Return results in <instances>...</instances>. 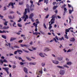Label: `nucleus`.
Listing matches in <instances>:
<instances>
[{
	"label": "nucleus",
	"instance_id": "obj_7",
	"mask_svg": "<svg viewBox=\"0 0 77 77\" xmlns=\"http://www.w3.org/2000/svg\"><path fill=\"white\" fill-rule=\"evenodd\" d=\"M33 25H34V26L35 27V32H37L38 31V29H37V26H38V24L34 23H33Z\"/></svg>",
	"mask_w": 77,
	"mask_h": 77
},
{
	"label": "nucleus",
	"instance_id": "obj_51",
	"mask_svg": "<svg viewBox=\"0 0 77 77\" xmlns=\"http://www.w3.org/2000/svg\"><path fill=\"white\" fill-rule=\"evenodd\" d=\"M52 56L53 57H56V55L54 54H52Z\"/></svg>",
	"mask_w": 77,
	"mask_h": 77
},
{
	"label": "nucleus",
	"instance_id": "obj_55",
	"mask_svg": "<svg viewBox=\"0 0 77 77\" xmlns=\"http://www.w3.org/2000/svg\"><path fill=\"white\" fill-rule=\"evenodd\" d=\"M20 46L21 47H24V45L23 44H20Z\"/></svg>",
	"mask_w": 77,
	"mask_h": 77
},
{
	"label": "nucleus",
	"instance_id": "obj_60",
	"mask_svg": "<svg viewBox=\"0 0 77 77\" xmlns=\"http://www.w3.org/2000/svg\"><path fill=\"white\" fill-rule=\"evenodd\" d=\"M29 44H30V45H33V42H32V41L31 42L29 43Z\"/></svg>",
	"mask_w": 77,
	"mask_h": 77
},
{
	"label": "nucleus",
	"instance_id": "obj_36",
	"mask_svg": "<svg viewBox=\"0 0 77 77\" xmlns=\"http://www.w3.org/2000/svg\"><path fill=\"white\" fill-rule=\"evenodd\" d=\"M24 47H26L27 48L29 47V45H24Z\"/></svg>",
	"mask_w": 77,
	"mask_h": 77
},
{
	"label": "nucleus",
	"instance_id": "obj_21",
	"mask_svg": "<svg viewBox=\"0 0 77 77\" xmlns=\"http://www.w3.org/2000/svg\"><path fill=\"white\" fill-rule=\"evenodd\" d=\"M6 33V32L5 30L2 31V30H0V33Z\"/></svg>",
	"mask_w": 77,
	"mask_h": 77
},
{
	"label": "nucleus",
	"instance_id": "obj_22",
	"mask_svg": "<svg viewBox=\"0 0 77 77\" xmlns=\"http://www.w3.org/2000/svg\"><path fill=\"white\" fill-rule=\"evenodd\" d=\"M48 0H44V2L45 3H46V5H47V4H48Z\"/></svg>",
	"mask_w": 77,
	"mask_h": 77
},
{
	"label": "nucleus",
	"instance_id": "obj_31",
	"mask_svg": "<svg viewBox=\"0 0 77 77\" xmlns=\"http://www.w3.org/2000/svg\"><path fill=\"white\" fill-rule=\"evenodd\" d=\"M41 65L42 66H45V63H42Z\"/></svg>",
	"mask_w": 77,
	"mask_h": 77
},
{
	"label": "nucleus",
	"instance_id": "obj_48",
	"mask_svg": "<svg viewBox=\"0 0 77 77\" xmlns=\"http://www.w3.org/2000/svg\"><path fill=\"white\" fill-rule=\"evenodd\" d=\"M21 20H22L21 19V18H20L19 19V20H18V22H21Z\"/></svg>",
	"mask_w": 77,
	"mask_h": 77
},
{
	"label": "nucleus",
	"instance_id": "obj_44",
	"mask_svg": "<svg viewBox=\"0 0 77 77\" xmlns=\"http://www.w3.org/2000/svg\"><path fill=\"white\" fill-rule=\"evenodd\" d=\"M43 26H44V28H45V29H47V27L46 26V25H45V24H44Z\"/></svg>",
	"mask_w": 77,
	"mask_h": 77
},
{
	"label": "nucleus",
	"instance_id": "obj_54",
	"mask_svg": "<svg viewBox=\"0 0 77 77\" xmlns=\"http://www.w3.org/2000/svg\"><path fill=\"white\" fill-rule=\"evenodd\" d=\"M68 6L69 7V8H72V6H71V5H70L69 4H68Z\"/></svg>",
	"mask_w": 77,
	"mask_h": 77
},
{
	"label": "nucleus",
	"instance_id": "obj_37",
	"mask_svg": "<svg viewBox=\"0 0 77 77\" xmlns=\"http://www.w3.org/2000/svg\"><path fill=\"white\" fill-rule=\"evenodd\" d=\"M14 48H19L20 47L17 45H15L14 46Z\"/></svg>",
	"mask_w": 77,
	"mask_h": 77
},
{
	"label": "nucleus",
	"instance_id": "obj_58",
	"mask_svg": "<svg viewBox=\"0 0 77 77\" xmlns=\"http://www.w3.org/2000/svg\"><path fill=\"white\" fill-rule=\"evenodd\" d=\"M64 11H65L66 12V11H67V9H66V8H64Z\"/></svg>",
	"mask_w": 77,
	"mask_h": 77
},
{
	"label": "nucleus",
	"instance_id": "obj_50",
	"mask_svg": "<svg viewBox=\"0 0 77 77\" xmlns=\"http://www.w3.org/2000/svg\"><path fill=\"white\" fill-rule=\"evenodd\" d=\"M16 68V66L15 65H13V69H14V68Z\"/></svg>",
	"mask_w": 77,
	"mask_h": 77
},
{
	"label": "nucleus",
	"instance_id": "obj_62",
	"mask_svg": "<svg viewBox=\"0 0 77 77\" xmlns=\"http://www.w3.org/2000/svg\"><path fill=\"white\" fill-rule=\"evenodd\" d=\"M69 23H71V19L70 18H69Z\"/></svg>",
	"mask_w": 77,
	"mask_h": 77
},
{
	"label": "nucleus",
	"instance_id": "obj_29",
	"mask_svg": "<svg viewBox=\"0 0 77 77\" xmlns=\"http://www.w3.org/2000/svg\"><path fill=\"white\" fill-rule=\"evenodd\" d=\"M2 38H4V39H6V35H2Z\"/></svg>",
	"mask_w": 77,
	"mask_h": 77
},
{
	"label": "nucleus",
	"instance_id": "obj_52",
	"mask_svg": "<svg viewBox=\"0 0 77 77\" xmlns=\"http://www.w3.org/2000/svg\"><path fill=\"white\" fill-rule=\"evenodd\" d=\"M5 45L6 46H8V43L7 42H6Z\"/></svg>",
	"mask_w": 77,
	"mask_h": 77
},
{
	"label": "nucleus",
	"instance_id": "obj_13",
	"mask_svg": "<svg viewBox=\"0 0 77 77\" xmlns=\"http://www.w3.org/2000/svg\"><path fill=\"white\" fill-rule=\"evenodd\" d=\"M16 39H17L16 38L11 37V38L10 41L11 42V41H14V40H16Z\"/></svg>",
	"mask_w": 77,
	"mask_h": 77
},
{
	"label": "nucleus",
	"instance_id": "obj_57",
	"mask_svg": "<svg viewBox=\"0 0 77 77\" xmlns=\"http://www.w3.org/2000/svg\"><path fill=\"white\" fill-rule=\"evenodd\" d=\"M39 72H40V74H42L43 72H42V70H40L39 71Z\"/></svg>",
	"mask_w": 77,
	"mask_h": 77
},
{
	"label": "nucleus",
	"instance_id": "obj_61",
	"mask_svg": "<svg viewBox=\"0 0 77 77\" xmlns=\"http://www.w3.org/2000/svg\"><path fill=\"white\" fill-rule=\"evenodd\" d=\"M14 12L12 11H11L10 12V14H14Z\"/></svg>",
	"mask_w": 77,
	"mask_h": 77
},
{
	"label": "nucleus",
	"instance_id": "obj_33",
	"mask_svg": "<svg viewBox=\"0 0 77 77\" xmlns=\"http://www.w3.org/2000/svg\"><path fill=\"white\" fill-rule=\"evenodd\" d=\"M17 25L18 27H22V25L20 23H18Z\"/></svg>",
	"mask_w": 77,
	"mask_h": 77
},
{
	"label": "nucleus",
	"instance_id": "obj_49",
	"mask_svg": "<svg viewBox=\"0 0 77 77\" xmlns=\"http://www.w3.org/2000/svg\"><path fill=\"white\" fill-rule=\"evenodd\" d=\"M40 33H42V34L43 35H44V34H45L44 32L41 31H40Z\"/></svg>",
	"mask_w": 77,
	"mask_h": 77
},
{
	"label": "nucleus",
	"instance_id": "obj_43",
	"mask_svg": "<svg viewBox=\"0 0 77 77\" xmlns=\"http://www.w3.org/2000/svg\"><path fill=\"white\" fill-rule=\"evenodd\" d=\"M54 40L55 42H58V41L56 40V39L55 38H54Z\"/></svg>",
	"mask_w": 77,
	"mask_h": 77
},
{
	"label": "nucleus",
	"instance_id": "obj_3",
	"mask_svg": "<svg viewBox=\"0 0 77 77\" xmlns=\"http://www.w3.org/2000/svg\"><path fill=\"white\" fill-rule=\"evenodd\" d=\"M39 55L40 56V57H45V55L46 56H48V55L46 54H45V53H42V52H40L39 54Z\"/></svg>",
	"mask_w": 77,
	"mask_h": 77
},
{
	"label": "nucleus",
	"instance_id": "obj_4",
	"mask_svg": "<svg viewBox=\"0 0 77 77\" xmlns=\"http://www.w3.org/2000/svg\"><path fill=\"white\" fill-rule=\"evenodd\" d=\"M2 69L5 70L8 75H9V68L8 67H3L2 68Z\"/></svg>",
	"mask_w": 77,
	"mask_h": 77
},
{
	"label": "nucleus",
	"instance_id": "obj_11",
	"mask_svg": "<svg viewBox=\"0 0 77 77\" xmlns=\"http://www.w3.org/2000/svg\"><path fill=\"white\" fill-rule=\"evenodd\" d=\"M50 49H49L48 48H45L44 49V51L47 52V51H50Z\"/></svg>",
	"mask_w": 77,
	"mask_h": 77
},
{
	"label": "nucleus",
	"instance_id": "obj_46",
	"mask_svg": "<svg viewBox=\"0 0 77 77\" xmlns=\"http://www.w3.org/2000/svg\"><path fill=\"white\" fill-rule=\"evenodd\" d=\"M74 29V28L72 27H70V28H69V29L70 30H73Z\"/></svg>",
	"mask_w": 77,
	"mask_h": 77
},
{
	"label": "nucleus",
	"instance_id": "obj_9",
	"mask_svg": "<svg viewBox=\"0 0 77 77\" xmlns=\"http://www.w3.org/2000/svg\"><path fill=\"white\" fill-rule=\"evenodd\" d=\"M52 62L54 64H59V62L57 60H52Z\"/></svg>",
	"mask_w": 77,
	"mask_h": 77
},
{
	"label": "nucleus",
	"instance_id": "obj_28",
	"mask_svg": "<svg viewBox=\"0 0 77 77\" xmlns=\"http://www.w3.org/2000/svg\"><path fill=\"white\" fill-rule=\"evenodd\" d=\"M67 65H72V63H71V62H67Z\"/></svg>",
	"mask_w": 77,
	"mask_h": 77
},
{
	"label": "nucleus",
	"instance_id": "obj_20",
	"mask_svg": "<svg viewBox=\"0 0 77 77\" xmlns=\"http://www.w3.org/2000/svg\"><path fill=\"white\" fill-rule=\"evenodd\" d=\"M16 22H14L13 23V26L14 27H17V26L16 25Z\"/></svg>",
	"mask_w": 77,
	"mask_h": 77
},
{
	"label": "nucleus",
	"instance_id": "obj_63",
	"mask_svg": "<svg viewBox=\"0 0 77 77\" xmlns=\"http://www.w3.org/2000/svg\"><path fill=\"white\" fill-rule=\"evenodd\" d=\"M6 10V7H5L4 8L3 10L5 11Z\"/></svg>",
	"mask_w": 77,
	"mask_h": 77
},
{
	"label": "nucleus",
	"instance_id": "obj_23",
	"mask_svg": "<svg viewBox=\"0 0 77 77\" xmlns=\"http://www.w3.org/2000/svg\"><path fill=\"white\" fill-rule=\"evenodd\" d=\"M33 35H35L36 36H37L38 35V32H34L33 31Z\"/></svg>",
	"mask_w": 77,
	"mask_h": 77
},
{
	"label": "nucleus",
	"instance_id": "obj_35",
	"mask_svg": "<svg viewBox=\"0 0 77 77\" xmlns=\"http://www.w3.org/2000/svg\"><path fill=\"white\" fill-rule=\"evenodd\" d=\"M23 51H24V52H25V53H28L29 52V51H27L24 50V49H23Z\"/></svg>",
	"mask_w": 77,
	"mask_h": 77
},
{
	"label": "nucleus",
	"instance_id": "obj_10",
	"mask_svg": "<svg viewBox=\"0 0 77 77\" xmlns=\"http://www.w3.org/2000/svg\"><path fill=\"white\" fill-rule=\"evenodd\" d=\"M65 72V71L64 70H60V74H61V75H64Z\"/></svg>",
	"mask_w": 77,
	"mask_h": 77
},
{
	"label": "nucleus",
	"instance_id": "obj_12",
	"mask_svg": "<svg viewBox=\"0 0 77 77\" xmlns=\"http://www.w3.org/2000/svg\"><path fill=\"white\" fill-rule=\"evenodd\" d=\"M29 65H36V63L34 62V63H32V62H30L29 63Z\"/></svg>",
	"mask_w": 77,
	"mask_h": 77
},
{
	"label": "nucleus",
	"instance_id": "obj_42",
	"mask_svg": "<svg viewBox=\"0 0 77 77\" xmlns=\"http://www.w3.org/2000/svg\"><path fill=\"white\" fill-rule=\"evenodd\" d=\"M8 17L10 19H12V17L11 16H8Z\"/></svg>",
	"mask_w": 77,
	"mask_h": 77
},
{
	"label": "nucleus",
	"instance_id": "obj_2",
	"mask_svg": "<svg viewBox=\"0 0 77 77\" xmlns=\"http://www.w3.org/2000/svg\"><path fill=\"white\" fill-rule=\"evenodd\" d=\"M56 17V15H53L52 17H51L52 18V19L51 20V21L49 22V26L48 28L49 30H51V28H52V26L51 25L53 24V23H54V21L55 20V18Z\"/></svg>",
	"mask_w": 77,
	"mask_h": 77
},
{
	"label": "nucleus",
	"instance_id": "obj_19",
	"mask_svg": "<svg viewBox=\"0 0 77 77\" xmlns=\"http://www.w3.org/2000/svg\"><path fill=\"white\" fill-rule=\"evenodd\" d=\"M9 27L8 26H7V27L6 26H4L3 27V28L2 29H9Z\"/></svg>",
	"mask_w": 77,
	"mask_h": 77
},
{
	"label": "nucleus",
	"instance_id": "obj_16",
	"mask_svg": "<svg viewBox=\"0 0 77 77\" xmlns=\"http://www.w3.org/2000/svg\"><path fill=\"white\" fill-rule=\"evenodd\" d=\"M72 10H69V12L70 14H72V12H73L74 11V10H73V7H72Z\"/></svg>",
	"mask_w": 77,
	"mask_h": 77
},
{
	"label": "nucleus",
	"instance_id": "obj_8",
	"mask_svg": "<svg viewBox=\"0 0 77 77\" xmlns=\"http://www.w3.org/2000/svg\"><path fill=\"white\" fill-rule=\"evenodd\" d=\"M34 17V14L32 13L30 14L29 16V19H31V18H32Z\"/></svg>",
	"mask_w": 77,
	"mask_h": 77
},
{
	"label": "nucleus",
	"instance_id": "obj_5",
	"mask_svg": "<svg viewBox=\"0 0 77 77\" xmlns=\"http://www.w3.org/2000/svg\"><path fill=\"white\" fill-rule=\"evenodd\" d=\"M12 6L11 8L13 9H14V8H15L14 6V3H13L12 2H10L9 4L7 6V7L8 8H9V6Z\"/></svg>",
	"mask_w": 77,
	"mask_h": 77
},
{
	"label": "nucleus",
	"instance_id": "obj_30",
	"mask_svg": "<svg viewBox=\"0 0 77 77\" xmlns=\"http://www.w3.org/2000/svg\"><path fill=\"white\" fill-rule=\"evenodd\" d=\"M57 7H58V6H57V5L54 6L53 8V9H54H54H56L57 8Z\"/></svg>",
	"mask_w": 77,
	"mask_h": 77
},
{
	"label": "nucleus",
	"instance_id": "obj_17",
	"mask_svg": "<svg viewBox=\"0 0 77 77\" xmlns=\"http://www.w3.org/2000/svg\"><path fill=\"white\" fill-rule=\"evenodd\" d=\"M57 60H62V59H63V57H57Z\"/></svg>",
	"mask_w": 77,
	"mask_h": 77
},
{
	"label": "nucleus",
	"instance_id": "obj_39",
	"mask_svg": "<svg viewBox=\"0 0 77 77\" xmlns=\"http://www.w3.org/2000/svg\"><path fill=\"white\" fill-rule=\"evenodd\" d=\"M30 2L31 3V6H33V7H34V5H33V1H30Z\"/></svg>",
	"mask_w": 77,
	"mask_h": 77
},
{
	"label": "nucleus",
	"instance_id": "obj_6",
	"mask_svg": "<svg viewBox=\"0 0 77 77\" xmlns=\"http://www.w3.org/2000/svg\"><path fill=\"white\" fill-rule=\"evenodd\" d=\"M23 71L26 74H28V69L26 67H24L23 69Z\"/></svg>",
	"mask_w": 77,
	"mask_h": 77
},
{
	"label": "nucleus",
	"instance_id": "obj_26",
	"mask_svg": "<svg viewBox=\"0 0 77 77\" xmlns=\"http://www.w3.org/2000/svg\"><path fill=\"white\" fill-rule=\"evenodd\" d=\"M26 58L27 59V60H29V61H32V59L30 58H29V57H26Z\"/></svg>",
	"mask_w": 77,
	"mask_h": 77
},
{
	"label": "nucleus",
	"instance_id": "obj_45",
	"mask_svg": "<svg viewBox=\"0 0 77 77\" xmlns=\"http://www.w3.org/2000/svg\"><path fill=\"white\" fill-rule=\"evenodd\" d=\"M4 62L8 63V61H7V60H6V59H5L4 60Z\"/></svg>",
	"mask_w": 77,
	"mask_h": 77
},
{
	"label": "nucleus",
	"instance_id": "obj_27",
	"mask_svg": "<svg viewBox=\"0 0 77 77\" xmlns=\"http://www.w3.org/2000/svg\"><path fill=\"white\" fill-rule=\"evenodd\" d=\"M17 51L18 53H23V51L21 50H17Z\"/></svg>",
	"mask_w": 77,
	"mask_h": 77
},
{
	"label": "nucleus",
	"instance_id": "obj_1",
	"mask_svg": "<svg viewBox=\"0 0 77 77\" xmlns=\"http://www.w3.org/2000/svg\"><path fill=\"white\" fill-rule=\"evenodd\" d=\"M27 11L29 13L30 11L29 8H28L27 9L26 8L25 9V11L23 13V17H21V18H22V20L24 19V21H26V20H27V19H28L29 18V16H28V15H26L27 13Z\"/></svg>",
	"mask_w": 77,
	"mask_h": 77
},
{
	"label": "nucleus",
	"instance_id": "obj_59",
	"mask_svg": "<svg viewBox=\"0 0 77 77\" xmlns=\"http://www.w3.org/2000/svg\"><path fill=\"white\" fill-rule=\"evenodd\" d=\"M55 38H56V39H57V41H58V40H59V39L58 38V37H57V36H56Z\"/></svg>",
	"mask_w": 77,
	"mask_h": 77
},
{
	"label": "nucleus",
	"instance_id": "obj_34",
	"mask_svg": "<svg viewBox=\"0 0 77 77\" xmlns=\"http://www.w3.org/2000/svg\"><path fill=\"white\" fill-rule=\"evenodd\" d=\"M20 64L21 65H23L24 64H26V63H23L22 62H21L20 63Z\"/></svg>",
	"mask_w": 77,
	"mask_h": 77
},
{
	"label": "nucleus",
	"instance_id": "obj_56",
	"mask_svg": "<svg viewBox=\"0 0 77 77\" xmlns=\"http://www.w3.org/2000/svg\"><path fill=\"white\" fill-rule=\"evenodd\" d=\"M0 17H1V19H2L3 18V17H3V16L2 15H0Z\"/></svg>",
	"mask_w": 77,
	"mask_h": 77
},
{
	"label": "nucleus",
	"instance_id": "obj_64",
	"mask_svg": "<svg viewBox=\"0 0 77 77\" xmlns=\"http://www.w3.org/2000/svg\"><path fill=\"white\" fill-rule=\"evenodd\" d=\"M31 19L32 22H33L34 21V20H33V18H31Z\"/></svg>",
	"mask_w": 77,
	"mask_h": 77
},
{
	"label": "nucleus",
	"instance_id": "obj_15",
	"mask_svg": "<svg viewBox=\"0 0 77 77\" xmlns=\"http://www.w3.org/2000/svg\"><path fill=\"white\" fill-rule=\"evenodd\" d=\"M70 41L71 42H74L75 41V38H71L70 39Z\"/></svg>",
	"mask_w": 77,
	"mask_h": 77
},
{
	"label": "nucleus",
	"instance_id": "obj_40",
	"mask_svg": "<svg viewBox=\"0 0 77 77\" xmlns=\"http://www.w3.org/2000/svg\"><path fill=\"white\" fill-rule=\"evenodd\" d=\"M63 66L65 68H69V67H68V66H66V65H64Z\"/></svg>",
	"mask_w": 77,
	"mask_h": 77
},
{
	"label": "nucleus",
	"instance_id": "obj_38",
	"mask_svg": "<svg viewBox=\"0 0 77 77\" xmlns=\"http://www.w3.org/2000/svg\"><path fill=\"white\" fill-rule=\"evenodd\" d=\"M35 21L36 23H37V24L39 23V21H38V19H36L35 20Z\"/></svg>",
	"mask_w": 77,
	"mask_h": 77
},
{
	"label": "nucleus",
	"instance_id": "obj_24",
	"mask_svg": "<svg viewBox=\"0 0 77 77\" xmlns=\"http://www.w3.org/2000/svg\"><path fill=\"white\" fill-rule=\"evenodd\" d=\"M7 23H8V21H5L4 23V24L5 26H7L8 25Z\"/></svg>",
	"mask_w": 77,
	"mask_h": 77
},
{
	"label": "nucleus",
	"instance_id": "obj_53",
	"mask_svg": "<svg viewBox=\"0 0 77 77\" xmlns=\"http://www.w3.org/2000/svg\"><path fill=\"white\" fill-rule=\"evenodd\" d=\"M59 40H60V41H62V40H63V38L62 37L61 38H59Z\"/></svg>",
	"mask_w": 77,
	"mask_h": 77
},
{
	"label": "nucleus",
	"instance_id": "obj_25",
	"mask_svg": "<svg viewBox=\"0 0 77 77\" xmlns=\"http://www.w3.org/2000/svg\"><path fill=\"white\" fill-rule=\"evenodd\" d=\"M57 67L58 68H61V69H63V68H64L62 66H57Z\"/></svg>",
	"mask_w": 77,
	"mask_h": 77
},
{
	"label": "nucleus",
	"instance_id": "obj_47",
	"mask_svg": "<svg viewBox=\"0 0 77 77\" xmlns=\"http://www.w3.org/2000/svg\"><path fill=\"white\" fill-rule=\"evenodd\" d=\"M18 52V51H14V54H17V53Z\"/></svg>",
	"mask_w": 77,
	"mask_h": 77
},
{
	"label": "nucleus",
	"instance_id": "obj_32",
	"mask_svg": "<svg viewBox=\"0 0 77 77\" xmlns=\"http://www.w3.org/2000/svg\"><path fill=\"white\" fill-rule=\"evenodd\" d=\"M66 30V32H69V28H68V29H65Z\"/></svg>",
	"mask_w": 77,
	"mask_h": 77
},
{
	"label": "nucleus",
	"instance_id": "obj_14",
	"mask_svg": "<svg viewBox=\"0 0 77 77\" xmlns=\"http://www.w3.org/2000/svg\"><path fill=\"white\" fill-rule=\"evenodd\" d=\"M65 33L66 34H65L64 35L65 37V38H66V39H68L69 38L68 37V36H67V34H68V33L66 32H65Z\"/></svg>",
	"mask_w": 77,
	"mask_h": 77
},
{
	"label": "nucleus",
	"instance_id": "obj_41",
	"mask_svg": "<svg viewBox=\"0 0 77 77\" xmlns=\"http://www.w3.org/2000/svg\"><path fill=\"white\" fill-rule=\"evenodd\" d=\"M44 10H45L46 12H47L48 11V8H45Z\"/></svg>",
	"mask_w": 77,
	"mask_h": 77
},
{
	"label": "nucleus",
	"instance_id": "obj_18",
	"mask_svg": "<svg viewBox=\"0 0 77 77\" xmlns=\"http://www.w3.org/2000/svg\"><path fill=\"white\" fill-rule=\"evenodd\" d=\"M0 64L1 65H3L2 64L3 63V62H4L3 60L2 59H1L0 60Z\"/></svg>",
	"mask_w": 77,
	"mask_h": 77
}]
</instances>
